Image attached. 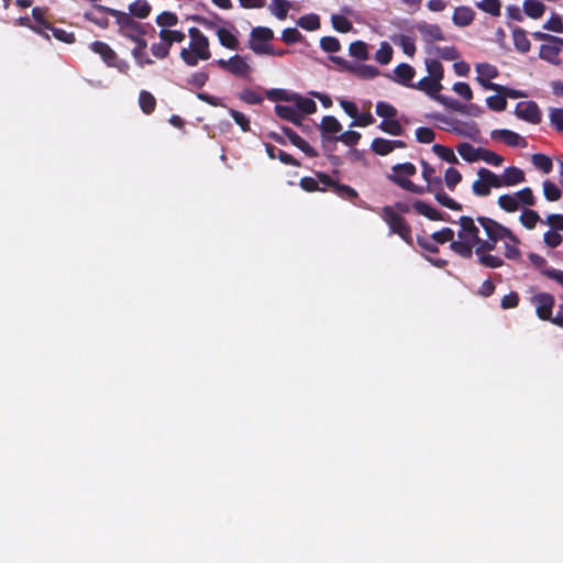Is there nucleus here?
Instances as JSON below:
<instances>
[{"mask_svg": "<svg viewBox=\"0 0 563 563\" xmlns=\"http://www.w3.org/2000/svg\"><path fill=\"white\" fill-rule=\"evenodd\" d=\"M459 224L461 227L457 232L459 240L452 241L450 249L463 258H471L475 243L479 242V229L475 225L474 219L468 216H461Z\"/></svg>", "mask_w": 563, "mask_h": 563, "instance_id": "1", "label": "nucleus"}, {"mask_svg": "<svg viewBox=\"0 0 563 563\" xmlns=\"http://www.w3.org/2000/svg\"><path fill=\"white\" fill-rule=\"evenodd\" d=\"M188 34L191 38L190 48H183L180 57L188 66H197L199 59L207 60L211 57L209 40L197 27H190Z\"/></svg>", "mask_w": 563, "mask_h": 563, "instance_id": "2", "label": "nucleus"}, {"mask_svg": "<svg viewBox=\"0 0 563 563\" xmlns=\"http://www.w3.org/2000/svg\"><path fill=\"white\" fill-rule=\"evenodd\" d=\"M95 9L98 12H104L115 18V22L119 25V33L131 41H136L143 37V35L146 33L143 25L135 21L131 14L126 12L119 11L102 4H95Z\"/></svg>", "mask_w": 563, "mask_h": 563, "instance_id": "3", "label": "nucleus"}, {"mask_svg": "<svg viewBox=\"0 0 563 563\" xmlns=\"http://www.w3.org/2000/svg\"><path fill=\"white\" fill-rule=\"evenodd\" d=\"M379 216L389 227L391 234L399 235L407 244L412 245V231L408 221L390 206L382 208Z\"/></svg>", "mask_w": 563, "mask_h": 563, "instance_id": "4", "label": "nucleus"}, {"mask_svg": "<svg viewBox=\"0 0 563 563\" xmlns=\"http://www.w3.org/2000/svg\"><path fill=\"white\" fill-rule=\"evenodd\" d=\"M476 221L484 229L487 238L493 241L498 242L499 240H509L510 242H516L517 236L512 233V231L499 222L495 221L492 218L479 216L476 218Z\"/></svg>", "mask_w": 563, "mask_h": 563, "instance_id": "5", "label": "nucleus"}, {"mask_svg": "<svg viewBox=\"0 0 563 563\" xmlns=\"http://www.w3.org/2000/svg\"><path fill=\"white\" fill-rule=\"evenodd\" d=\"M478 179L472 185V191L475 196L486 197L490 194L492 188H500L498 175L482 167L477 170Z\"/></svg>", "mask_w": 563, "mask_h": 563, "instance_id": "6", "label": "nucleus"}, {"mask_svg": "<svg viewBox=\"0 0 563 563\" xmlns=\"http://www.w3.org/2000/svg\"><path fill=\"white\" fill-rule=\"evenodd\" d=\"M411 89H416V90L424 92L432 100L439 102L440 104H442L444 107H446V104L450 100V97H446V96L440 93V91L443 89L442 84L429 76H426V77L421 78L418 82H415L411 86Z\"/></svg>", "mask_w": 563, "mask_h": 563, "instance_id": "7", "label": "nucleus"}, {"mask_svg": "<svg viewBox=\"0 0 563 563\" xmlns=\"http://www.w3.org/2000/svg\"><path fill=\"white\" fill-rule=\"evenodd\" d=\"M217 64L221 69L227 70L234 76L250 79L252 67L241 55L236 54L229 59H218Z\"/></svg>", "mask_w": 563, "mask_h": 563, "instance_id": "8", "label": "nucleus"}, {"mask_svg": "<svg viewBox=\"0 0 563 563\" xmlns=\"http://www.w3.org/2000/svg\"><path fill=\"white\" fill-rule=\"evenodd\" d=\"M532 305L536 307V313L542 321H552V311L555 306V298L550 292H538L531 298Z\"/></svg>", "mask_w": 563, "mask_h": 563, "instance_id": "9", "label": "nucleus"}, {"mask_svg": "<svg viewBox=\"0 0 563 563\" xmlns=\"http://www.w3.org/2000/svg\"><path fill=\"white\" fill-rule=\"evenodd\" d=\"M476 81L486 90H498V84L492 82L499 76L498 68L489 63H478L475 65Z\"/></svg>", "mask_w": 563, "mask_h": 563, "instance_id": "10", "label": "nucleus"}, {"mask_svg": "<svg viewBox=\"0 0 563 563\" xmlns=\"http://www.w3.org/2000/svg\"><path fill=\"white\" fill-rule=\"evenodd\" d=\"M318 180L324 186L331 187L333 192L340 198L353 201L358 197L357 191L349 185L334 181L329 175L324 173H317Z\"/></svg>", "mask_w": 563, "mask_h": 563, "instance_id": "11", "label": "nucleus"}, {"mask_svg": "<svg viewBox=\"0 0 563 563\" xmlns=\"http://www.w3.org/2000/svg\"><path fill=\"white\" fill-rule=\"evenodd\" d=\"M515 114L531 124H538L542 120V114L539 106L534 101L518 102L515 109Z\"/></svg>", "mask_w": 563, "mask_h": 563, "instance_id": "12", "label": "nucleus"}, {"mask_svg": "<svg viewBox=\"0 0 563 563\" xmlns=\"http://www.w3.org/2000/svg\"><path fill=\"white\" fill-rule=\"evenodd\" d=\"M490 137L493 140H500L506 145L511 146V147H526L527 146V141L525 140V137H522L518 133L507 130V129L494 130L490 133Z\"/></svg>", "mask_w": 563, "mask_h": 563, "instance_id": "13", "label": "nucleus"}, {"mask_svg": "<svg viewBox=\"0 0 563 563\" xmlns=\"http://www.w3.org/2000/svg\"><path fill=\"white\" fill-rule=\"evenodd\" d=\"M282 132L289 140V142L302 151L308 157H317L318 152L300 135H298L291 128L283 125Z\"/></svg>", "mask_w": 563, "mask_h": 563, "instance_id": "14", "label": "nucleus"}, {"mask_svg": "<svg viewBox=\"0 0 563 563\" xmlns=\"http://www.w3.org/2000/svg\"><path fill=\"white\" fill-rule=\"evenodd\" d=\"M415 75V68L411 65L401 63L396 66L394 69V75L389 76V78L401 86L411 88V86L415 84L412 82Z\"/></svg>", "mask_w": 563, "mask_h": 563, "instance_id": "15", "label": "nucleus"}, {"mask_svg": "<svg viewBox=\"0 0 563 563\" xmlns=\"http://www.w3.org/2000/svg\"><path fill=\"white\" fill-rule=\"evenodd\" d=\"M416 29L427 43L444 40V34L438 24H430L422 21L416 24Z\"/></svg>", "mask_w": 563, "mask_h": 563, "instance_id": "16", "label": "nucleus"}, {"mask_svg": "<svg viewBox=\"0 0 563 563\" xmlns=\"http://www.w3.org/2000/svg\"><path fill=\"white\" fill-rule=\"evenodd\" d=\"M500 187H509L515 186L517 184H520L525 181V173L522 169L510 166L505 168L504 174L501 176H498Z\"/></svg>", "mask_w": 563, "mask_h": 563, "instance_id": "17", "label": "nucleus"}, {"mask_svg": "<svg viewBox=\"0 0 563 563\" xmlns=\"http://www.w3.org/2000/svg\"><path fill=\"white\" fill-rule=\"evenodd\" d=\"M446 109L466 114L470 117H479L483 113V109L476 103L464 104L456 99L450 98Z\"/></svg>", "mask_w": 563, "mask_h": 563, "instance_id": "18", "label": "nucleus"}, {"mask_svg": "<svg viewBox=\"0 0 563 563\" xmlns=\"http://www.w3.org/2000/svg\"><path fill=\"white\" fill-rule=\"evenodd\" d=\"M90 49L98 54L104 64L110 67L111 65H114L113 62L117 59V53L110 47L109 44L101 42V41H95L90 44Z\"/></svg>", "mask_w": 563, "mask_h": 563, "instance_id": "19", "label": "nucleus"}, {"mask_svg": "<svg viewBox=\"0 0 563 563\" xmlns=\"http://www.w3.org/2000/svg\"><path fill=\"white\" fill-rule=\"evenodd\" d=\"M321 137L338 136L336 134L342 131V124L333 115H324L319 125Z\"/></svg>", "mask_w": 563, "mask_h": 563, "instance_id": "20", "label": "nucleus"}, {"mask_svg": "<svg viewBox=\"0 0 563 563\" xmlns=\"http://www.w3.org/2000/svg\"><path fill=\"white\" fill-rule=\"evenodd\" d=\"M475 18V12L472 8L461 5L457 7L452 15V21L455 25L464 27L470 25Z\"/></svg>", "mask_w": 563, "mask_h": 563, "instance_id": "21", "label": "nucleus"}, {"mask_svg": "<svg viewBox=\"0 0 563 563\" xmlns=\"http://www.w3.org/2000/svg\"><path fill=\"white\" fill-rule=\"evenodd\" d=\"M421 166V176L428 183L427 191L433 192L434 188H440V186H442V180L440 177L434 176L435 169L429 163L422 159Z\"/></svg>", "mask_w": 563, "mask_h": 563, "instance_id": "22", "label": "nucleus"}, {"mask_svg": "<svg viewBox=\"0 0 563 563\" xmlns=\"http://www.w3.org/2000/svg\"><path fill=\"white\" fill-rule=\"evenodd\" d=\"M415 211L421 216H424L429 220L432 221H445L444 214L428 205L424 201H415L412 205Z\"/></svg>", "mask_w": 563, "mask_h": 563, "instance_id": "23", "label": "nucleus"}, {"mask_svg": "<svg viewBox=\"0 0 563 563\" xmlns=\"http://www.w3.org/2000/svg\"><path fill=\"white\" fill-rule=\"evenodd\" d=\"M387 178L407 191H410V192H413L417 195H422L424 192H428L427 186L422 187V186L416 185L411 180H409L408 178H405L402 176L395 175V174H388Z\"/></svg>", "mask_w": 563, "mask_h": 563, "instance_id": "24", "label": "nucleus"}, {"mask_svg": "<svg viewBox=\"0 0 563 563\" xmlns=\"http://www.w3.org/2000/svg\"><path fill=\"white\" fill-rule=\"evenodd\" d=\"M561 52V47L556 45V43L542 44L539 52V57L543 60H547L553 65H560L561 60L559 58V54Z\"/></svg>", "mask_w": 563, "mask_h": 563, "instance_id": "25", "label": "nucleus"}, {"mask_svg": "<svg viewBox=\"0 0 563 563\" xmlns=\"http://www.w3.org/2000/svg\"><path fill=\"white\" fill-rule=\"evenodd\" d=\"M434 198L435 200L443 207H446L451 210H454V211H461L462 210V205L457 201H455L453 198H451L442 188V186H440V188H434Z\"/></svg>", "mask_w": 563, "mask_h": 563, "instance_id": "26", "label": "nucleus"}, {"mask_svg": "<svg viewBox=\"0 0 563 563\" xmlns=\"http://www.w3.org/2000/svg\"><path fill=\"white\" fill-rule=\"evenodd\" d=\"M292 101L302 114H312L317 111V103L312 99L302 97L297 92L294 93Z\"/></svg>", "mask_w": 563, "mask_h": 563, "instance_id": "27", "label": "nucleus"}, {"mask_svg": "<svg viewBox=\"0 0 563 563\" xmlns=\"http://www.w3.org/2000/svg\"><path fill=\"white\" fill-rule=\"evenodd\" d=\"M391 40L395 45L401 47L402 52L407 56L413 57V55L416 54V44H415L413 38H411L408 35H405V34H399V35L393 36Z\"/></svg>", "mask_w": 563, "mask_h": 563, "instance_id": "28", "label": "nucleus"}, {"mask_svg": "<svg viewBox=\"0 0 563 563\" xmlns=\"http://www.w3.org/2000/svg\"><path fill=\"white\" fill-rule=\"evenodd\" d=\"M525 13L531 19H539L545 11V5L538 0H525L522 4Z\"/></svg>", "mask_w": 563, "mask_h": 563, "instance_id": "29", "label": "nucleus"}, {"mask_svg": "<svg viewBox=\"0 0 563 563\" xmlns=\"http://www.w3.org/2000/svg\"><path fill=\"white\" fill-rule=\"evenodd\" d=\"M217 35L220 44L225 48L236 49L239 47V40L231 31L224 27H218Z\"/></svg>", "mask_w": 563, "mask_h": 563, "instance_id": "30", "label": "nucleus"}, {"mask_svg": "<svg viewBox=\"0 0 563 563\" xmlns=\"http://www.w3.org/2000/svg\"><path fill=\"white\" fill-rule=\"evenodd\" d=\"M512 40L515 47L521 53H528L531 47V43L527 37L526 31L521 27H516L512 31Z\"/></svg>", "mask_w": 563, "mask_h": 563, "instance_id": "31", "label": "nucleus"}, {"mask_svg": "<svg viewBox=\"0 0 563 563\" xmlns=\"http://www.w3.org/2000/svg\"><path fill=\"white\" fill-rule=\"evenodd\" d=\"M134 42L136 43V46L132 49V55L135 58L136 63L140 66H144L145 64H152L153 60L146 56L145 52L147 47V42L143 37Z\"/></svg>", "mask_w": 563, "mask_h": 563, "instance_id": "32", "label": "nucleus"}, {"mask_svg": "<svg viewBox=\"0 0 563 563\" xmlns=\"http://www.w3.org/2000/svg\"><path fill=\"white\" fill-rule=\"evenodd\" d=\"M457 153L466 162L473 163L479 159V148H475L472 144L463 142L456 146Z\"/></svg>", "mask_w": 563, "mask_h": 563, "instance_id": "33", "label": "nucleus"}, {"mask_svg": "<svg viewBox=\"0 0 563 563\" xmlns=\"http://www.w3.org/2000/svg\"><path fill=\"white\" fill-rule=\"evenodd\" d=\"M131 16L145 19L152 11L151 4L146 0H136L129 5Z\"/></svg>", "mask_w": 563, "mask_h": 563, "instance_id": "34", "label": "nucleus"}, {"mask_svg": "<svg viewBox=\"0 0 563 563\" xmlns=\"http://www.w3.org/2000/svg\"><path fill=\"white\" fill-rule=\"evenodd\" d=\"M107 15H109V14L104 13V12H98V11H96V9L93 7L92 10L86 11L84 13V19L86 21H89V22L96 24L100 29H108L109 27V19L107 18Z\"/></svg>", "mask_w": 563, "mask_h": 563, "instance_id": "35", "label": "nucleus"}, {"mask_svg": "<svg viewBox=\"0 0 563 563\" xmlns=\"http://www.w3.org/2000/svg\"><path fill=\"white\" fill-rule=\"evenodd\" d=\"M378 129L382 130L383 132L394 135V136H400L405 133L402 125L395 118L388 119V120H383L379 123Z\"/></svg>", "mask_w": 563, "mask_h": 563, "instance_id": "36", "label": "nucleus"}, {"mask_svg": "<svg viewBox=\"0 0 563 563\" xmlns=\"http://www.w3.org/2000/svg\"><path fill=\"white\" fill-rule=\"evenodd\" d=\"M139 103H140V108L142 109V111L145 114L153 113L156 108V99L154 98V96L151 92H148L146 90H142L140 92Z\"/></svg>", "mask_w": 563, "mask_h": 563, "instance_id": "37", "label": "nucleus"}, {"mask_svg": "<svg viewBox=\"0 0 563 563\" xmlns=\"http://www.w3.org/2000/svg\"><path fill=\"white\" fill-rule=\"evenodd\" d=\"M432 151L442 161L450 164H459V159L451 147L441 144H434L432 146Z\"/></svg>", "mask_w": 563, "mask_h": 563, "instance_id": "38", "label": "nucleus"}, {"mask_svg": "<svg viewBox=\"0 0 563 563\" xmlns=\"http://www.w3.org/2000/svg\"><path fill=\"white\" fill-rule=\"evenodd\" d=\"M159 38L172 47L174 42L180 43L185 40L186 35L184 32L178 30L162 29L159 31Z\"/></svg>", "mask_w": 563, "mask_h": 563, "instance_id": "39", "label": "nucleus"}, {"mask_svg": "<svg viewBox=\"0 0 563 563\" xmlns=\"http://www.w3.org/2000/svg\"><path fill=\"white\" fill-rule=\"evenodd\" d=\"M322 147L324 153L328 155L329 159L335 164H340V158L333 154H331L336 148V143L339 142L336 136H324L321 137Z\"/></svg>", "mask_w": 563, "mask_h": 563, "instance_id": "40", "label": "nucleus"}, {"mask_svg": "<svg viewBox=\"0 0 563 563\" xmlns=\"http://www.w3.org/2000/svg\"><path fill=\"white\" fill-rule=\"evenodd\" d=\"M274 38V32L269 27L266 26H256L251 31V42H269Z\"/></svg>", "mask_w": 563, "mask_h": 563, "instance_id": "41", "label": "nucleus"}, {"mask_svg": "<svg viewBox=\"0 0 563 563\" xmlns=\"http://www.w3.org/2000/svg\"><path fill=\"white\" fill-rule=\"evenodd\" d=\"M531 162L538 168L539 170L543 172L544 174H549L553 168L552 159L541 153L533 154L531 156Z\"/></svg>", "mask_w": 563, "mask_h": 563, "instance_id": "42", "label": "nucleus"}, {"mask_svg": "<svg viewBox=\"0 0 563 563\" xmlns=\"http://www.w3.org/2000/svg\"><path fill=\"white\" fill-rule=\"evenodd\" d=\"M290 3L287 0H272V3L269 5L272 13L278 20H285L287 18Z\"/></svg>", "mask_w": 563, "mask_h": 563, "instance_id": "43", "label": "nucleus"}, {"mask_svg": "<svg viewBox=\"0 0 563 563\" xmlns=\"http://www.w3.org/2000/svg\"><path fill=\"white\" fill-rule=\"evenodd\" d=\"M476 7L493 16L500 15V10H501L500 0H481V1L476 2Z\"/></svg>", "mask_w": 563, "mask_h": 563, "instance_id": "44", "label": "nucleus"}, {"mask_svg": "<svg viewBox=\"0 0 563 563\" xmlns=\"http://www.w3.org/2000/svg\"><path fill=\"white\" fill-rule=\"evenodd\" d=\"M393 47L388 42H382L380 47L375 53V59L380 65H387L393 58Z\"/></svg>", "mask_w": 563, "mask_h": 563, "instance_id": "45", "label": "nucleus"}, {"mask_svg": "<svg viewBox=\"0 0 563 563\" xmlns=\"http://www.w3.org/2000/svg\"><path fill=\"white\" fill-rule=\"evenodd\" d=\"M298 26L307 31H316L320 29V18L317 14H306L298 19Z\"/></svg>", "mask_w": 563, "mask_h": 563, "instance_id": "46", "label": "nucleus"}, {"mask_svg": "<svg viewBox=\"0 0 563 563\" xmlns=\"http://www.w3.org/2000/svg\"><path fill=\"white\" fill-rule=\"evenodd\" d=\"M426 68L428 71V76L434 78L438 81H442L444 77V69L442 64L438 59H427Z\"/></svg>", "mask_w": 563, "mask_h": 563, "instance_id": "47", "label": "nucleus"}, {"mask_svg": "<svg viewBox=\"0 0 563 563\" xmlns=\"http://www.w3.org/2000/svg\"><path fill=\"white\" fill-rule=\"evenodd\" d=\"M350 55L360 59L366 60L368 58L367 44L363 41L352 42L349 46Z\"/></svg>", "mask_w": 563, "mask_h": 563, "instance_id": "48", "label": "nucleus"}, {"mask_svg": "<svg viewBox=\"0 0 563 563\" xmlns=\"http://www.w3.org/2000/svg\"><path fill=\"white\" fill-rule=\"evenodd\" d=\"M375 112L378 117L383 118V120L394 119L398 113L393 104L385 101H378L376 103Z\"/></svg>", "mask_w": 563, "mask_h": 563, "instance_id": "49", "label": "nucleus"}, {"mask_svg": "<svg viewBox=\"0 0 563 563\" xmlns=\"http://www.w3.org/2000/svg\"><path fill=\"white\" fill-rule=\"evenodd\" d=\"M371 148L375 154L380 155V156L388 155L389 153L393 152L390 140L383 139V137H375L372 141Z\"/></svg>", "mask_w": 563, "mask_h": 563, "instance_id": "50", "label": "nucleus"}, {"mask_svg": "<svg viewBox=\"0 0 563 563\" xmlns=\"http://www.w3.org/2000/svg\"><path fill=\"white\" fill-rule=\"evenodd\" d=\"M497 203L506 212H515L519 209L518 199L515 195H501L499 196Z\"/></svg>", "mask_w": 563, "mask_h": 563, "instance_id": "51", "label": "nucleus"}, {"mask_svg": "<svg viewBox=\"0 0 563 563\" xmlns=\"http://www.w3.org/2000/svg\"><path fill=\"white\" fill-rule=\"evenodd\" d=\"M521 224L531 230L536 228L537 222L540 220V216L532 209H525L519 218Z\"/></svg>", "mask_w": 563, "mask_h": 563, "instance_id": "52", "label": "nucleus"}, {"mask_svg": "<svg viewBox=\"0 0 563 563\" xmlns=\"http://www.w3.org/2000/svg\"><path fill=\"white\" fill-rule=\"evenodd\" d=\"M331 23L333 29L341 33H347L353 29L352 22L341 14H332Z\"/></svg>", "mask_w": 563, "mask_h": 563, "instance_id": "53", "label": "nucleus"}, {"mask_svg": "<svg viewBox=\"0 0 563 563\" xmlns=\"http://www.w3.org/2000/svg\"><path fill=\"white\" fill-rule=\"evenodd\" d=\"M462 181V174L454 167L446 168L444 173V183L450 190H454L455 187Z\"/></svg>", "mask_w": 563, "mask_h": 563, "instance_id": "54", "label": "nucleus"}, {"mask_svg": "<svg viewBox=\"0 0 563 563\" xmlns=\"http://www.w3.org/2000/svg\"><path fill=\"white\" fill-rule=\"evenodd\" d=\"M543 195L549 201H558L562 197V191L556 184L544 180L543 181Z\"/></svg>", "mask_w": 563, "mask_h": 563, "instance_id": "55", "label": "nucleus"}, {"mask_svg": "<svg viewBox=\"0 0 563 563\" xmlns=\"http://www.w3.org/2000/svg\"><path fill=\"white\" fill-rule=\"evenodd\" d=\"M276 115L286 121H294L296 114L298 113L297 107L276 104L274 108Z\"/></svg>", "mask_w": 563, "mask_h": 563, "instance_id": "56", "label": "nucleus"}, {"mask_svg": "<svg viewBox=\"0 0 563 563\" xmlns=\"http://www.w3.org/2000/svg\"><path fill=\"white\" fill-rule=\"evenodd\" d=\"M452 130L462 136L470 137L472 140H476V136L479 134V130L476 126V123H472L466 126H461L459 122H456L455 125H453Z\"/></svg>", "mask_w": 563, "mask_h": 563, "instance_id": "57", "label": "nucleus"}, {"mask_svg": "<svg viewBox=\"0 0 563 563\" xmlns=\"http://www.w3.org/2000/svg\"><path fill=\"white\" fill-rule=\"evenodd\" d=\"M266 97L271 101H292L294 93L285 89H271L266 90Z\"/></svg>", "mask_w": 563, "mask_h": 563, "instance_id": "58", "label": "nucleus"}, {"mask_svg": "<svg viewBox=\"0 0 563 563\" xmlns=\"http://www.w3.org/2000/svg\"><path fill=\"white\" fill-rule=\"evenodd\" d=\"M229 113L234 122L241 128L243 132L251 131V122L250 119L242 112L235 109H229Z\"/></svg>", "mask_w": 563, "mask_h": 563, "instance_id": "59", "label": "nucleus"}, {"mask_svg": "<svg viewBox=\"0 0 563 563\" xmlns=\"http://www.w3.org/2000/svg\"><path fill=\"white\" fill-rule=\"evenodd\" d=\"M487 107L493 111H504L507 107L506 97L498 93L486 99Z\"/></svg>", "mask_w": 563, "mask_h": 563, "instance_id": "60", "label": "nucleus"}, {"mask_svg": "<svg viewBox=\"0 0 563 563\" xmlns=\"http://www.w3.org/2000/svg\"><path fill=\"white\" fill-rule=\"evenodd\" d=\"M302 37V34L296 27H287L282 32V41L287 45L298 43Z\"/></svg>", "mask_w": 563, "mask_h": 563, "instance_id": "61", "label": "nucleus"}, {"mask_svg": "<svg viewBox=\"0 0 563 563\" xmlns=\"http://www.w3.org/2000/svg\"><path fill=\"white\" fill-rule=\"evenodd\" d=\"M416 139L419 143L429 144L435 139V132L431 128L420 126L416 129Z\"/></svg>", "mask_w": 563, "mask_h": 563, "instance_id": "62", "label": "nucleus"}, {"mask_svg": "<svg viewBox=\"0 0 563 563\" xmlns=\"http://www.w3.org/2000/svg\"><path fill=\"white\" fill-rule=\"evenodd\" d=\"M156 23L162 27L175 26L178 23V16L174 12L164 11L156 16Z\"/></svg>", "mask_w": 563, "mask_h": 563, "instance_id": "63", "label": "nucleus"}, {"mask_svg": "<svg viewBox=\"0 0 563 563\" xmlns=\"http://www.w3.org/2000/svg\"><path fill=\"white\" fill-rule=\"evenodd\" d=\"M320 47L327 53H336L341 49V44L334 36H323L320 40Z\"/></svg>", "mask_w": 563, "mask_h": 563, "instance_id": "64", "label": "nucleus"}]
</instances>
